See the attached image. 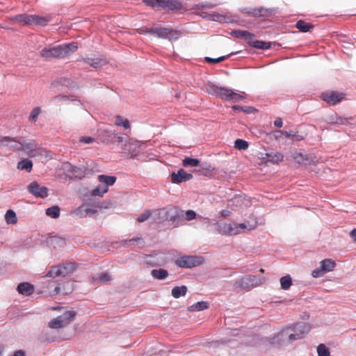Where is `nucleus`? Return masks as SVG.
I'll return each instance as SVG.
<instances>
[{
	"mask_svg": "<svg viewBox=\"0 0 356 356\" xmlns=\"http://www.w3.org/2000/svg\"><path fill=\"white\" fill-rule=\"evenodd\" d=\"M192 178V174L186 172L183 169H179L177 172H174L171 174V181L174 184L186 181L191 180Z\"/></svg>",
	"mask_w": 356,
	"mask_h": 356,
	"instance_id": "nucleus-19",
	"label": "nucleus"
},
{
	"mask_svg": "<svg viewBox=\"0 0 356 356\" xmlns=\"http://www.w3.org/2000/svg\"><path fill=\"white\" fill-rule=\"evenodd\" d=\"M152 8H168L171 10H178L181 8V3L178 0H143Z\"/></svg>",
	"mask_w": 356,
	"mask_h": 356,
	"instance_id": "nucleus-6",
	"label": "nucleus"
},
{
	"mask_svg": "<svg viewBox=\"0 0 356 356\" xmlns=\"http://www.w3.org/2000/svg\"><path fill=\"white\" fill-rule=\"evenodd\" d=\"M334 266L335 263L331 259H326L321 261V267L325 273L332 270Z\"/></svg>",
	"mask_w": 356,
	"mask_h": 356,
	"instance_id": "nucleus-31",
	"label": "nucleus"
},
{
	"mask_svg": "<svg viewBox=\"0 0 356 356\" xmlns=\"http://www.w3.org/2000/svg\"><path fill=\"white\" fill-rule=\"evenodd\" d=\"M76 316L74 311H67L62 315L51 320L49 322V327L51 329H58L65 327L70 324Z\"/></svg>",
	"mask_w": 356,
	"mask_h": 356,
	"instance_id": "nucleus-5",
	"label": "nucleus"
},
{
	"mask_svg": "<svg viewBox=\"0 0 356 356\" xmlns=\"http://www.w3.org/2000/svg\"><path fill=\"white\" fill-rule=\"evenodd\" d=\"M182 163H183V165L186 168L196 167L199 165L200 161L197 159L186 157L183 160Z\"/></svg>",
	"mask_w": 356,
	"mask_h": 356,
	"instance_id": "nucleus-39",
	"label": "nucleus"
},
{
	"mask_svg": "<svg viewBox=\"0 0 356 356\" xmlns=\"http://www.w3.org/2000/svg\"><path fill=\"white\" fill-rule=\"evenodd\" d=\"M28 191L36 197L45 198L48 196V188L40 186L37 181H33L27 186Z\"/></svg>",
	"mask_w": 356,
	"mask_h": 356,
	"instance_id": "nucleus-15",
	"label": "nucleus"
},
{
	"mask_svg": "<svg viewBox=\"0 0 356 356\" xmlns=\"http://www.w3.org/2000/svg\"><path fill=\"white\" fill-rule=\"evenodd\" d=\"M107 191V186H104L101 184L91 191V195L102 197Z\"/></svg>",
	"mask_w": 356,
	"mask_h": 356,
	"instance_id": "nucleus-34",
	"label": "nucleus"
},
{
	"mask_svg": "<svg viewBox=\"0 0 356 356\" xmlns=\"http://www.w3.org/2000/svg\"><path fill=\"white\" fill-rule=\"evenodd\" d=\"M296 27L300 31L306 33L310 31V29L312 28V26L310 24L304 22L303 20H299L297 22Z\"/></svg>",
	"mask_w": 356,
	"mask_h": 356,
	"instance_id": "nucleus-38",
	"label": "nucleus"
},
{
	"mask_svg": "<svg viewBox=\"0 0 356 356\" xmlns=\"http://www.w3.org/2000/svg\"><path fill=\"white\" fill-rule=\"evenodd\" d=\"M45 213L52 218H57L60 216V208L58 206L51 207L46 209Z\"/></svg>",
	"mask_w": 356,
	"mask_h": 356,
	"instance_id": "nucleus-36",
	"label": "nucleus"
},
{
	"mask_svg": "<svg viewBox=\"0 0 356 356\" xmlns=\"http://www.w3.org/2000/svg\"><path fill=\"white\" fill-rule=\"evenodd\" d=\"M248 143L243 139H236L234 142V147L240 150L248 149Z\"/></svg>",
	"mask_w": 356,
	"mask_h": 356,
	"instance_id": "nucleus-42",
	"label": "nucleus"
},
{
	"mask_svg": "<svg viewBox=\"0 0 356 356\" xmlns=\"http://www.w3.org/2000/svg\"><path fill=\"white\" fill-rule=\"evenodd\" d=\"M5 220L8 225H14L17 222L16 213L14 211L9 209L5 215Z\"/></svg>",
	"mask_w": 356,
	"mask_h": 356,
	"instance_id": "nucleus-33",
	"label": "nucleus"
},
{
	"mask_svg": "<svg viewBox=\"0 0 356 356\" xmlns=\"http://www.w3.org/2000/svg\"><path fill=\"white\" fill-rule=\"evenodd\" d=\"M84 206H85L86 216H93L97 213V208L99 207L98 206L91 207H90L89 203H88V202L84 203Z\"/></svg>",
	"mask_w": 356,
	"mask_h": 356,
	"instance_id": "nucleus-45",
	"label": "nucleus"
},
{
	"mask_svg": "<svg viewBox=\"0 0 356 356\" xmlns=\"http://www.w3.org/2000/svg\"><path fill=\"white\" fill-rule=\"evenodd\" d=\"M154 259H156V257H152L150 256L147 260V262L153 265V266H162L165 264V261L163 259H156L154 260Z\"/></svg>",
	"mask_w": 356,
	"mask_h": 356,
	"instance_id": "nucleus-47",
	"label": "nucleus"
},
{
	"mask_svg": "<svg viewBox=\"0 0 356 356\" xmlns=\"http://www.w3.org/2000/svg\"><path fill=\"white\" fill-rule=\"evenodd\" d=\"M181 211L176 207L162 208L157 210L159 221H176L180 218Z\"/></svg>",
	"mask_w": 356,
	"mask_h": 356,
	"instance_id": "nucleus-8",
	"label": "nucleus"
},
{
	"mask_svg": "<svg viewBox=\"0 0 356 356\" xmlns=\"http://www.w3.org/2000/svg\"><path fill=\"white\" fill-rule=\"evenodd\" d=\"M22 147L20 151L25 152L30 157H35L38 154L46 151L40 147L34 140H27L22 142Z\"/></svg>",
	"mask_w": 356,
	"mask_h": 356,
	"instance_id": "nucleus-11",
	"label": "nucleus"
},
{
	"mask_svg": "<svg viewBox=\"0 0 356 356\" xmlns=\"http://www.w3.org/2000/svg\"><path fill=\"white\" fill-rule=\"evenodd\" d=\"M63 49L60 47V45L51 47V48H44L40 51V55L42 57L50 59L51 58H64L63 52Z\"/></svg>",
	"mask_w": 356,
	"mask_h": 356,
	"instance_id": "nucleus-17",
	"label": "nucleus"
},
{
	"mask_svg": "<svg viewBox=\"0 0 356 356\" xmlns=\"http://www.w3.org/2000/svg\"><path fill=\"white\" fill-rule=\"evenodd\" d=\"M280 285L283 290H288L292 285V279L290 275H286L280 278Z\"/></svg>",
	"mask_w": 356,
	"mask_h": 356,
	"instance_id": "nucleus-37",
	"label": "nucleus"
},
{
	"mask_svg": "<svg viewBox=\"0 0 356 356\" xmlns=\"http://www.w3.org/2000/svg\"><path fill=\"white\" fill-rule=\"evenodd\" d=\"M40 111H41L39 107L34 108L31 113L30 118H29L30 120L35 121L36 119L38 118V115H40Z\"/></svg>",
	"mask_w": 356,
	"mask_h": 356,
	"instance_id": "nucleus-53",
	"label": "nucleus"
},
{
	"mask_svg": "<svg viewBox=\"0 0 356 356\" xmlns=\"http://www.w3.org/2000/svg\"><path fill=\"white\" fill-rule=\"evenodd\" d=\"M168 272L167 270L159 268L153 269L151 271V275L156 280H163L168 277Z\"/></svg>",
	"mask_w": 356,
	"mask_h": 356,
	"instance_id": "nucleus-25",
	"label": "nucleus"
},
{
	"mask_svg": "<svg viewBox=\"0 0 356 356\" xmlns=\"http://www.w3.org/2000/svg\"><path fill=\"white\" fill-rule=\"evenodd\" d=\"M3 145L8 146L15 151H20L22 147V141L17 140L16 138L9 136H4V144Z\"/></svg>",
	"mask_w": 356,
	"mask_h": 356,
	"instance_id": "nucleus-21",
	"label": "nucleus"
},
{
	"mask_svg": "<svg viewBox=\"0 0 356 356\" xmlns=\"http://www.w3.org/2000/svg\"><path fill=\"white\" fill-rule=\"evenodd\" d=\"M262 10L261 9L260 10H255L254 9L252 12H250V14H252V15L255 16V15H263L264 14L262 13Z\"/></svg>",
	"mask_w": 356,
	"mask_h": 356,
	"instance_id": "nucleus-64",
	"label": "nucleus"
},
{
	"mask_svg": "<svg viewBox=\"0 0 356 356\" xmlns=\"http://www.w3.org/2000/svg\"><path fill=\"white\" fill-rule=\"evenodd\" d=\"M71 171L74 173V175L79 179H81L85 176V170L82 168H78L72 166Z\"/></svg>",
	"mask_w": 356,
	"mask_h": 356,
	"instance_id": "nucleus-46",
	"label": "nucleus"
},
{
	"mask_svg": "<svg viewBox=\"0 0 356 356\" xmlns=\"http://www.w3.org/2000/svg\"><path fill=\"white\" fill-rule=\"evenodd\" d=\"M219 97L225 101L233 103L239 102L245 98L242 94L234 92L232 90L225 88H222L219 91Z\"/></svg>",
	"mask_w": 356,
	"mask_h": 356,
	"instance_id": "nucleus-13",
	"label": "nucleus"
},
{
	"mask_svg": "<svg viewBox=\"0 0 356 356\" xmlns=\"http://www.w3.org/2000/svg\"><path fill=\"white\" fill-rule=\"evenodd\" d=\"M335 124H347L348 123V119L334 115Z\"/></svg>",
	"mask_w": 356,
	"mask_h": 356,
	"instance_id": "nucleus-54",
	"label": "nucleus"
},
{
	"mask_svg": "<svg viewBox=\"0 0 356 356\" xmlns=\"http://www.w3.org/2000/svg\"><path fill=\"white\" fill-rule=\"evenodd\" d=\"M290 329L291 334L294 335V339H291L293 341L302 339L311 330V326L307 323H298L295 324L293 327H286Z\"/></svg>",
	"mask_w": 356,
	"mask_h": 356,
	"instance_id": "nucleus-12",
	"label": "nucleus"
},
{
	"mask_svg": "<svg viewBox=\"0 0 356 356\" xmlns=\"http://www.w3.org/2000/svg\"><path fill=\"white\" fill-rule=\"evenodd\" d=\"M335 118L334 115H332L327 117V122L330 124H335Z\"/></svg>",
	"mask_w": 356,
	"mask_h": 356,
	"instance_id": "nucleus-63",
	"label": "nucleus"
},
{
	"mask_svg": "<svg viewBox=\"0 0 356 356\" xmlns=\"http://www.w3.org/2000/svg\"><path fill=\"white\" fill-rule=\"evenodd\" d=\"M141 241L142 240L140 238H131L129 240H125V241H124V245H127L128 243H131L133 245H138V243H140Z\"/></svg>",
	"mask_w": 356,
	"mask_h": 356,
	"instance_id": "nucleus-60",
	"label": "nucleus"
},
{
	"mask_svg": "<svg viewBox=\"0 0 356 356\" xmlns=\"http://www.w3.org/2000/svg\"><path fill=\"white\" fill-rule=\"evenodd\" d=\"M317 353L318 356H330L329 348L323 343L318 346Z\"/></svg>",
	"mask_w": 356,
	"mask_h": 356,
	"instance_id": "nucleus-41",
	"label": "nucleus"
},
{
	"mask_svg": "<svg viewBox=\"0 0 356 356\" xmlns=\"http://www.w3.org/2000/svg\"><path fill=\"white\" fill-rule=\"evenodd\" d=\"M276 127L280 128L282 127L283 122L282 118H277L273 122Z\"/></svg>",
	"mask_w": 356,
	"mask_h": 356,
	"instance_id": "nucleus-62",
	"label": "nucleus"
},
{
	"mask_svg": "<svg viewBox=\"0 0 356 356\" xmlns=\"http://www.w3.org/2000/svg\"><path fill=\"white\" fill-rule=\"evenodd\" d=\"M95 141V138L90 136H82L79 138V142L85 144H90Z\"/></svg>",
	"mask_w": 356,
	"mask_h": 356,
	"instance_id": "nucleus-56",
	"label": "nucleus"
},
{
	"mask_svg": "<svg viewBox=\"0 0 356 356\" xmlns=\"http://www.w3.org/2000/svg\"><path fill=\"white\" fill-rule=\"evenodd\" d=\"M263 159H266V162H270L273 164H278L284 159V155L280 152H267Z\"/></svg>",
	"mask_w": 356,
	"mask_h": 356,
	"instance_id": "nucleus-22",
	"label": "nucleus"
},
{
	"mask_svg": "<svg viewBox=\"0 0 356 356\" xmlns=\"http://www.w3.org/2000/svg\"><path fill=\"white\" fill-rule=\"evenodd\" d=\"M105 64V61L103 59L98 58H93L92 62L91 63V67L93 68H99Z\"/></svg>",
	"mask_w": 356,
	"mask_h": 356,
	"instance_id": "nucleus-49",
	"label": "nucleus"
},
{
	"mask_svg": "<svg viewBox=\"0 0 356 356\" xmlns=\"http://www.w3.org/2000/svg\"><path fill=\"white\" fill-rule=\"evenodd\" d=\"M98 180L102 185L107 186L108 188L109 186H113L115 184L116 177L114 176L101 175H99Z\"/></svg>",
	"mask_w": 356,
	"mask_h": 356,
	"instance_id": "nucleus-26",
	"label": "nucleus"
},
{
	"mask_svg": "<svg viewBox=\"0 0 356 356\" xmlns=\"http://www.w3.org/2000/svg\"><path fill=\"white\" fill-rule=\"evenodd\" d=\"M33 168V163L28 159H24L19 161L17 164V168L22 170L31 172Z\"/></svg>",
	"mask_w": 356,
	"mask_h": 356,
	"instance_id": "nucleus-32",
	"label": "nucleus"
},
{
	"mask_svg": "<svg viewBox=\"0 0 356 356\" xmlns=\"http://www.w3.org/2000/svg\"><path fill=\"white\" fill-rule=\"evenodd\" d=\"M94 281L106 283L111 280V276L107 273H102L92 277Z\"/></svg>",
	"mask_w": 356,
	"mask_h": 356,
	"instance_id": "nucleus-40",
	"label": "nucleus"
},
{
	"mask_svg": "<svg viewBox=\"0 0 356 356\" xmlns=\"http://www.w3.org/2000/svg\"><path fill=\"white\" fill-rule=\"evenodd\" d=\"M229 55L228 56H220L219 58H209V57H206L205 58V60L209 63H220L221 61H223L225 60L227 58L229 57Z\"/></svg>",
	"mask_w": 356,
	"mask_h": 356,
	"instance_id": "nucleus-50",
	"label": "nucleus"
},
{
	"mask_svg": "<svg viewBox=\"0 0 356 356\" xmlns=\"http://www.w3.org/2000/svg\"><path fill=\"white\" fill-rule=\"evenodd\" d=\"M106 133L111 139L104 138L103 141L116 143L115 145L122 150L121 154L123 156L134 158L139 154L140 144L138 141L129 138L127 136H118L111 130H106Z\"/></svg>",
	"mask_w": 356,
	"mask_h": 356,
	"instance_id": "nucleus-1",
	"label": "nucleus"
},
{
	"mask_svg": "<svg viewBox=\"0 0 356 356\" xmlns=\"http://www.w3.org/2000/svg\"><path fill=\"white\" fill-rule=\"evenodd\" d=\"M221 88H222L214 86H209L207 88V91L209 93L213 95L219 96V91L221 90Z\"/></svg>",
	"mask_w": 356,
	"mask_h": 356,
	"instance_id": "nucleus-52",
	"label": "nucleus"
},
{
	"mask_svg": "<svg viewBox=\"0 0 356 356\" xmlns=\"http://www.w3.org/2000/svg\"><path fill=\"white\" fill-rule=\"evenodd\" d=\"M217 231L220 234L229 235L228 223H218L217 225Z\"/></svg>",
	"mask_w": 356,
	"mask_h": 356,
	"instance_id": "nucleus-44",
	"label": "nucleus"
},
{
	"mask_svg": "<svg viewBox=\"0 0 356 356\" xmlns=\"http://www.w3.org/2000/svg\"><path fill=\"white\" fill-rule=\"evenodd\" d=\"M203 262V258L198 256H183L175 261L177 266L184 268H191L200 265Z\"/></svg>",
	"mask_w": 356,
	"mask_h": 356,
	"instance_id": "nucleus-10",
	"label": "nucleus"
},
{
	"mask_svg": "<svg viewBox=\"0 0 356 356\" xmlns=\"http://www.w3.org/2000/svg\"><path fill=\"white\" fill-rule=\"evenodd\" d=\"M68 100L67 96H56L51 99V101L56 104L61 103L62 102Z\"/></svg>",
	"mask_w": 356,
	"mask_h": 356,
	"instance_id": "nucleus-55",
	"label": "nucleus"
},
{
	"mask_svg": "<svg viewBox=\"0 0 356 356\" xmlns=\"http://www.w3.org/2000/svg\"><path fill=\"white\" fill-rule=\"evenodd\" d=\"M60 47L63 49L62 51H63V54L64 57L68 56L71 53L76 51L78 49L77 44L75 42L60 45Z\"/></svg>",
	"mask_w": 356,
	"mask_h": 356,
	"instance_id": "nucleus-27",
	"label": "nucleus"
},
{
	"mask_svg": "<svg viewBox=\"0 0 356 356\" xmlns=\"http://www.w3.org/2000/svg\"><path fill=\"white\" fill-rule=\"evenodd\" d=\"M187 287L186 286H175L172 289V296L175 298H179L186 294Z\"/></svg>",
	"mask_w": 356,
	"mask_h": 356,
	"instance_id": "nucleus-30",
	"label": "nucleus"
},
{
	"mask_svg": "<svg viewBox=\"0 0 356 356\" xmlns=\"http://www.w3.org/2000/svg\"><path fill=\"white\" fill-rule=\"evenodd\" d=\"M243 200V197L241 195L235 196L233 199L229 201V205H234L236 204V206L240 205L241 202H242Z\"/></svg>",
	"mask_w": 356,
	"mask_h": 356,
	"instance_id": "nucleus-51",
	"label": "nucleus"
},
{
	"mask_svg": "<svg viewBox=\"0 0 356 356\" xmlns=\"http://www.w3.org/2000/svg\"><path fill=\"white\" fill-rule=\"evenodd\" d=\"M293 159L299 164L308 165L317 162V158L313 154H303L300 152H295L292 154Z\"/></svg>",
	"mask_w": 356,
	"mask_h": 356,
	"instance_id": "nucleus-16",
	"label": "nucleus"
},
{
	"mask_svg": "<svg viewBox=\"0 0 356 356\" xmlns=\"http://www.w3.org/2000/svg\"><path fill=\"white\" fill-rule=\"evenodd\" d=\"M196 217V213L193 210H188L186 212V219L187 220H191L195 219Z\"/></svg>",
	"mask_w": 356,
	"mask_h": 356,
	"instance_id": "nucleus-58",
	"label": "nucleus"
},
{
	"mask_svg": "<svg viewBox=\"0 0 356 356\" xmlns=\"http://www.w3.org/2000/svg\"><path fill=\"white\" fill-rule=\"evenodd\" d=\"M325 273L323 270V269L321 268H316L314 270L312 273V275L314 277H322Z\"/></svg>",
	"mask_w": 356,
	"mask_h": 356,
	"instance_id": "nucleus-57",
	"label": "nucleus"
},
{
	"mask_svg": "<svg viewBox=\"0 0 356 356\" xmlns=\"http://www.w3.org/2000/svg\"><path fill=\"white\" fill-rule=\"evenodd\" d=\"M14 19L16 21L23 22L24 24H36L44 26L49 22V19L38 15L21 14L16 15Z\"/></svg>",
	"mask_w": 356,
	"mask_h": 356,
	"instance_id": "nucleus-9",
	"label": "nucleus"
},
{
	"mask_svg": "<svg viewBox=\"0 0 356 356\" xmlns=\"http://www.w3.org/2000/svg\"><path fill=\"white\" fill-rule=\"evenodd\" d=\"M321 98L330 105H336L345 98V94L337 91H329L321 94Z\"/></svg>",
	"mask_w": 356,
	"mask_h": 356,
	"instance_id": "nucleus-14",
	"label": "nucleus"
},
{
	"mask_svg": "<svg viewBox=\"0 0 356 356\" xmlns=\"http://www.w3.org/2000/svg\"><path fill=\"white\" fill-rule=\"evenodd\" d=\"M263 279L255 276L247 275L234 281V286L242 290L250 291L262 284Z\"/></svg>",
	"mask_w": 356,
	"mask_h": 356,
	"instance_id": "nucleus-3",
	"label": "nucleus"
},
{
	"mask_svg": "<svg viewBox=\"0 0 356 356\" xmlns=\"http://www.w3.org/2000/svg\"><path fill=\"white\" fill-rule=\"evenodd\" d=\"M76 268L75 263L65 262L59 264L56 266H51L45 275V277H49L55 278L58 276H66L70 273H72Z\"/></svg>",
	"mask_w": 356,
	"mask_h": 356,
	"instance_id": "nucleus-4",
	"label": "nucleus"
},
{
	"mask_svg": "<svg viewBox=\"0 0 356 356\" xmlns=\"http://www.w3.org/2000/svg\"><path fill=\"white\" fill-rule=\"evenodd\" d=\"M229 234V236L237 235L241 232V230L248 229L252 230L255 229V222L248 225H246V222L243 223H228Z\"/></svg>",
	"mask_w": 356,
	"mask_h": 356,
	"instance_id": "nucleus-18",
	"label": "nucleus"
},
{
	"mask_svg": "<svg viewBox=\"0 0 356 356\" xmlns=\"http://www.w3.org/2000/svg\"><path fill=\"white\" fill-rule=\"evenodd\" d=\"M293 337L294 335L291 334L290 329L285 328L283 329L280 332H278L277 334H275L270 339H260L257 335L253 336L252 340L255 341V342L252 345L257 346L261 343H265L266 342H268L273 346L278 347L292 343L291 339H294Z\"/></svg>",
	"mask_w": 356,
	"mask_h": 356,
	"instance_id": "nucleus-2",
	"label": "nucleus"
},
{
	"mask_svg": "<svg viewBox=\"0 0 356 356\" xmlns=\"http://www.w3.org/2000/svg\"><path fill=\"white\" fill-rule=\"evenodd\" d=\"M74 290V282L72 281H67L62 286L58 285L54 288V294H69Z\"/></svg>",
	"mask_w": 356,
	"mask_h": 356,
	"instance_id": "nucleus-20",
	"label": "nucleus"
},
{
	"mask_svg": "<svg viewBox=\"0 0 356 356\" xmlns=\"http://www.w3.org/2000/svg\"><path fill=\"white\" fill-rule=\"evenodd\" d=\"M232 35H234L236 38L243 39L248 42L249 44V41H250L252 39L254 38V35L252 33H250L247 31H241V30H236L232 32Z\"/></svg>",
	"mask_w": 356,
	"mask_h": 356,
	"instance_id": "nucleus-24",
	"label": "nucleus"
},
{
	"mask_svg": "<svg viewBox=\"0 0 356 356\" xmlns=\"http://www.w3.org/2000/svg\"><path fill=\"white\" fill-rule=\"evenodd\" d=\"M151 211L149 210H145L137 218V221L139 222H143L147 220L151 216Z\"/></svg>",
	"mask_w": 356,
	"mask_h": 356,
	"instance_id": "nucleus-48",
	"label": "nucleus"
},
{
	"mask_svg": "<svg viewBox=\"0 0 356 356\" xmlns=\"http://www.w3.org/2000/svg\"><path fill=\"white\" fill-rule=\"evenodd\" d=\"M249 44L259 49H268L271 47L270 42H264L261 40H252V39L249 41Z\"/></svg>",
	"mask_w": 356,
	"mask_h": 356,
	"instance_id": "nucleus-28",
	"label": "nucleus"
},
{
	"mask_svg": "<svg viewBox=\"0 0 356 356\" xmlns=\"http://www.w3.org/2000/svg\"><path fill=\"white\" fill-rule=\"evenodd\" d=\"M149 34L155 35L158 38H165L168 40H177L180 34L179 31L163 27H154L151 29H146Z\"/></svg>",
	"mask_w": 356,
	"mask_h": 356,
	"instance_id": "nucleus-7",
	"label": "nucleus"
},
{
	"mask_svg": "<svg viewBox=\"0 0 356 356\" xmlns=\"http://www.w3.org/2000/svg\"><path fill=\"white\" fill-rule=\"evenodd\" d=\"M209 308V303L206 301L197 302L190 307L188 309L190 312L202 311Z\"/></svg>",
	"mask_w": 356,
	"mask_h": 356,
	"instance_id": "nucleus-29",
	"label": "nucleus"
},
{
	"mask_svg": "<svg viewBox=\"0 0 356 356\" xmlns=\"http://www.w3.org/2000/svg\"><path fill=\"white\" fill-rule=\"evenodd\" d=\"M115 124L118 127H122L125 129L130 128L129 121L120 115H118L115 117Z\"/></svg>",
	"mask_w": 356,
	"mask_h": 356,
	"instance_id": "nucleus-35",
	"label": "nucleus"
},
{
	"mask_svg": "<svg viewBox=\"0 0 356 356\" xmlns=\"http://www.w3.org/2000/svg\"><path fill=\"white\" fill-rule=\"evenodd\" d=\"M71 214H74L79 218L86 217L84 204H83L81 206H80L77 209L72 211Z\"/></svg>",
	"mask_w": 356,
	"mask_h": 356,
	"instance_id": "nucleus-43",
	"label": "nucleus"
},
{
	"mask_svg": "<svg viewBox=\"0 0 356 356\" xmlns=\"http://www.w3.org/2000/svg\"><path fill=\"white\" fill-rule=\"evenodd\" d=\"M50 243L51 244H60V245L65 243V241L58 237H53L50 239Z\"/></svg>",
	"mask_w": 356,
	"mask_h": 356,
	"instance_id": "nucleus-61",
	"label": "nucleus"
},
{
	"mask_svg": "<svg viewBox=\"0 0 356 356\" xmlns=\"http://www.w3.org/2000/svg\"><path fill=\"white\" fill-rule=\"evenodd\" d=\"M17 291L24 296H30L34 291V287L33 285L28 282H22L20 283L17 286Z\"/></svg>",
	"mask_w": 356,
	"mask_h": 356,
	"instance_id": "nucleus-23",
	"label": "nucleus"
},
{
	"mask_svg": "<svg viewBox=\"0 0 356 356\" xmlns=\"http://www.w3.org/2000/svg\"><path fill=\"white\" fill-rule=\"evenodd\" d=\"M277 133H279L282 134V136H284L286 138H289L290 136H296L295 131H282V130H278L276 131Z\"/></svg>",
	"mask_w": 356,
	"mask_h": 356,
	"instance_id": "nucleus-59",
	"label": "nucleus"
}]
</instances>
